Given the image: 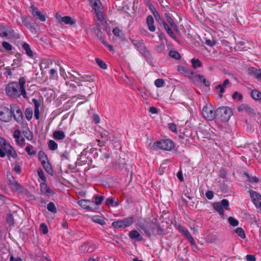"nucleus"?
<instances>
[{"instance_id": "obj_53", "label": "nucleus", "mask_w": 261, "mask_h": 261, "mask_svg": "<svg viewBox=\"0 0 261 261\" xmlns=\"http://www.w3.org/2000/svg\"><path fill=\"white\" fill-rule=\"evenodd\" d=\"M164 84V81L161 79H157L154 82V84L157 87H162Z\"/></svg>"}, {"instance_id": "obj_32", "label": "nucleus", "mask_w": 261, "mask_h": 261, "mask_svg": "<svg viewBox=\"0 0 261 261\" xmlns=\"http://www.w3.org/2000/svg\"><path fill=\"white\" fill-rule=\"evenodd\" d=\"M23 49L25 50V53L30 57H33L34 54L33 51L31 50L30 45L27 43H25L22 45Z\"/></svg>"}, {"instance_id": "obj_27", "label": "nucleus", "mask_w": 261, "mask_h": 261, "mask_svg": "<svg viewBox=\"0 0 261 261\" xmlns=\"http://www.w3.org/2000/svg\"><path fill=\"white\" fill-rule=\"evenodd\" d=\"M128 236L132 239H137L138 241H141L142 240L140 234L136 230L130 231L128 233Z\"/></svg>"}, {"instance_id": "obj_2", "label": "nucleus", "mask_w": 261, "mask_h": 261, "mask_svg": "<svg viewBox=\"0 0 261 261\" xmlns=\"http://www.w3.org/2000/svg\"><path fill=\"white\" fill-rule=\"evenodd\" d=\"M6 154L9 159L10 157L16 159L17 156L13 147L4 138L0 137V157L4 158Z\"/></svg>"}, {"instance_id": "obj_3", "label": "nucleus", "mask_w": 261, "mask_h": 261, "mask_svg": "<svg viewBox=\"0 0 261 261\" xmlns=\"http://www.w3.org/2000/svg\"><path fill=\"white\" fill-rule=\"evenodd\" d=\"M231 115V109L228 107H219L216 110V117L222 122H227Z\"/></svg>"}, {"instance_id": "obj_49", "label": "nucleus", "mask_w": 261, "mask_h": 261, "mask_svg": "<svg viewBox=\"0 0 261 261\" xmlns=\"http://www.w3.org/2000/svg\"><path fill=\"white\" fill-rule=\"evenodd\" d=\"M92 220L94 222L98 223L101 225L105 224L104 220L100 216H94L93 217Z\"/></svg>"}, {"instance_id": "obj_22", "label": "nucleus", "mask_w": 261, "mask_h": 261, "mask_svg": "<svg viewBox=\"0 0 261 261\" xmlns=\"http://www.w3.org/2000/svg\"><path fill=\"white\" fill-rule=\"evenodd\" d=\"M11 32V29L8 26L0 24V36L2 37H8Z\"/></svg>"}, {"instance_id": "obj_48", "label": "nucleus", "mask_w": 261, "mask_h": 261, "mask_svg": "<svg viewBox=\"0 0 261 261\" xmlns=\"http://www.w3.org/2000/svg\"><path fill=\"white\" fill-rule=\"evenodd\" d=\"M38 158H39V160L41 162V163H42L43 161H47V160H48L47 155L42 151H40L39 152V153H38Z\"/></svg>"}, {"instance_id": "obj_14", "label": "nucleus", "mask_w": 261, "mask_h": 261, "mask_svg": "<svg viewBox=\"0 0 261 261\" xmlns=\"http://www.w3.org/2000/svg\"><path fill=\"white\" fill-rule=\"evenodd\" d=\"M249 193L250 194L252 201L256 206L261 210V195L256 192L252 190H250Z\"/></svg>"}, {"instance_id": "obj_25", "label": "nucleus", "mask_w": 261, "mask_h": 261, "mask_svg": "<svg viewBox=\"0 0 261 261\" xmlns=\"http://www.w3.org/2000/svg\"><path fill=\"white\" fill-rule=\"evenodd\" d=\"M95 248V246L90 244L89 243H85L83 245L81 246V250L87 252H92Z\"/></svg>"}, {"instance_id": "obj_29", "label": "nucleus", "mask_w": 261, "mask_h": 261, "mask_svg": "<svg viewBox=\"0 0 261 261\" xmlns=\"http://www.w3.org/2000/svg\"><path fill=\"white\" fill-rule=\"evenodd\" d=\"M101 137L104 139L105 141H108V140H112L114 136L111 134L109 132L104 130L101 133Z\"/></svg>"}, {"instance_id": "obj_12", "label": "nucleus", "mask_w": 261, "mask_h": 261, "mask_svg": "<svg viewBox=\"0 0 261 261\" xmlns=\"http://www.w3.org/2000/svg\"><path fill=\"white\" fill-rule=\"evenodd\" d=\"M12 118V111L7 107H3L0 110V119L2 121L8 122Z\"/></svg>"}, {"instance_id": "obj_23", "label": "nucleus", "mask_w": 261, "mask_h": 261, "mask_svg": "<svg viewBox=\"0 0 261 261\" xmlns=\"http://www.w3.org/2000/svg\"><path fill=\"white\" fill-rule=\"evenodd\" d=\"M146 23L148 25V28L150 31L152 32L155 31V28L153 25L154 19L151 15H148L147 17Z\"/></svg>"}, {"instance_id": "obj_42", "label": "nucleus", "mask_w": 261, "mask_h": 261, "mask_svg": "<svg viewBox=\"0 0 261 261\" xmlns=\"http://www.w3.org/2000/svg\"><path fill=\"white\" fill-rule=\"evenodd\" d=\"M33 148V146L31 145H29L25 147V150L29 155H35L36 153V151Z\"/></svg>"}, {"instance_id": "obj_61", "label": "nucleus", "mask_w": 261, "mask_h": 261, "mask_svg": "<svg viewBox=\"0 0 261 261\" xmlns=\"http://www.w3.org/2000/svg\"><path fill=\"white\" fill-rule=\"evenodd\" d=\"M62 160H68L69 159V152L65 151L64 152L60 154Z\"/></svg>"}, {"instance_id": "obj_37", "label": "nucleus", "mask_w": 261, "mask_h": 261, "mask_svg": "<svg viewBox=\"0 0 261 261\" xmlns=\"http://www.w3.org/2000/svg\"><path fill=\"white\" fill-rule=\"evenodd\" d=\"M152 13H153V14L154 16L155 20L156 21H158L159 23L163 24L164 25V22H165V21L161 19V17L159 13H158V12L154 9V10H152Z\"/></svg>"}, {"instance_id": "obj_34", "label": "nucleus", "mask_w": 261, "mask_h": 261, "mask_svg": "<svg viewBox=\"0 0 261 261\" xmlns=\"http://www.w3.org/2000/svg\"><path fill=\"white\" fill-rule=\"evenodd\" d=\"M244 175L248 178V181L251 183H257L258 181V178L256 176H252L247 172H244Z\"/></svg>"}, {"instance_id": "obj_44", "label": "nucleus", "mask_w": 261, "mask_h": 261, "mask_svg": "<svg viewBox=\"0 0 261 261\" xmlns=\"http://www.w3.org/2000/svg\"><path fill=\"white\" fill-rule=\"evenodd\" d=\"M191 63L194 68L200 67L202 65V63L199 59H193L191 60Z\"/></svg>"}, {"instance_id": "obj_51", "label": "nucleus", "mask_w": 261, "mask_h": 261, "mask_svg": "<svg viewBox=\"0 0 261 261\" xmlns=\"http://www.w3.org/2000/svg\"><path fill=\"white\" fill-rule=\"evenodd\" d=\"M37 174L40 178L43 181H46V177L42 169L38 168L37 169Z\"/></svg>"}, {"instance_id": "obj_4", "label": "nucleus", "mask_w": 261, "mask_h": 261, "mask_svg": "<svg viewBox=\"0 0 261 261\" xmlns=\"http://www.w3.org/2000/svg\"><path fill=\"white\" fill-rule=\"evenodd\" d=\"M6 93L13 98L19 97L21 95L20 86L17 82H12L8 84L6 88Z\"/></svg>"}, {"instance_id": "obj_47", "label": "nucleus", "mask_w": 261, "mask_h": 261, "mask_svg": "<svg viewBox=\"0 0 261 261\" xmlns=\"http://www.w3.org/2000/svg\"><path fill=\"white\" fill-rule=\"evenodd\" d=\"M95 61L97 65L102 69H106L107 68V64L101 60L97 58L95 59Z\"/></svg>"}, {"instance_id": "obj_55", "label": "nucleus", "mask_w": 261, "mask_h": 261, "mask_svg": "<svg viewBox=\"0 0 261 261\" xmlns=\"http://www.w3.org/2000/svg\"><path fill=\"white\" fill-rule=\"evenodd\" d=\"M165 17L166 18L167 21L170 24V25H171L172 23L175 22L173 19L172 18V17L169 13H166L165 14Z\"/></svg>"}, {"instance_id": "obj_50", "label": "nucleus", "mask_w": 261, "mask_h": 261, "mask_svg": "<svg viewBox=\"0 0 261 261\" xmlns=\"http://www.w3.org/2000/svg\"><path fill=\"white\" fill-rule=\"evenodd\" d=\"M169 55L171 57L175 59H179L180 58V54L176 51L171 50L169 53Z\"/></svg>"}, {"instance_id": "obj_11", "label": "nucleus", "mask_w": 261, "mask_h": 261, "mask_svg": "<svg viewBox=\"0 0 261 261\" xmlns=\"http://www.w3.org/2000/svg\"><path fill=\"white\" fill-rule=\"evenodd\" d=\"M90 4L92 9L94 10L95 13L99 20H102L103 19L102 13L100 10L101 5L100 0H89Z\"/></svg>"}, {"instance_id": "obj_41", "label": "nucleus", "mask_w": 261, "mask_h": 261, "mask_svg": "<svg viewBox=\"0 0 261 261\" xmlns=\"http://www.w3.org/2000/svg\"><path fill=\"white\" fill-rule=\"evenodd\" d=\"M24 114L26 118L28 120H30L33 116V110L31 108H27L24 112Z\"/></svg>"}, {"instance_id": "obj_5", "label": "nucleus", "mask_w": 261, "mask_h": 261, "mask_svg": "<svg viewBox=\"0 0 261 261\" xmlns=\"http://www.w3.org/2000/svg\"><path fill=\"white\" fill-rule=\"evenodd\" d=\"M133 44L137 49L142 54V55L148 60H151V55L148 49L146 48L143 41L133 40H132Z\"/></svg>"}, {"instance_id": "obj_28", "label": "nucleus", "mask_w": 261, "mask_h": 261, "mask_svg": "<svg viewBox=\"0 0 261 261\" xmlns=\"http://www.w3.org/2000/svg\"><path fill=\"white\" fill-rule=\"evenodd\" d=\"M230 81L228 79H225L222 85L219 84L216 87V89L219 90L221 93H223L225 92V87L229 84Z\"/></svg>"}, {"instance_id": "obj_13", "label": "nucleus", "mask_w": 261, "mask_h": 261, "mask_svg": "<svg viewBox=\"0 0 261 261\" xmlns=\"http://www.w3.org/2000/svg\"><path fill=\"white\" fill-rule=\"evenodd\" d=\"M56 17L58 22L62 24L64 23L66 24H69L72 25L75 23V21L71 17L68 16L62 17L59 14L57 13L56 14Z\"/></svg>"}, {"instance_id": "obj_36", "label": "nucleus", "mask_w": 261, "mask_h": 261, "mask_svg": "<svg viewBox=\"0 0 261 261\" xmlns=\"http://www.w3.org/2000/svg\"><path fill=\"white\" fill-rule=\"evenodd\" d=\"M6 222L10 226H14V220L13 215L12 214H8L6 216Z\"/></svg>"}, {"instance_id": "obj_10", "label": "nucleus", "mask_w": 261, "mask_h": 261, "mask_svg": "<svg viewBox=\"0 0 261 261\" xmlns=\"http://www.w3.org/2000/svg\"><path fill=\"white\" fill-rule=\"evenodd\" d=\"M229 201L225 199L222 200L221 202H215L213 204L214 208L222 216L224 215L223 207L226 210H229Z\"/></svg>"}, {"instance_id": "obj_59", "label": "nucleus", "mask_w": 261, "mask_h": 261, "mask_svg": "<svg viewBox=\"0 0 261 261\" xmlns=\"http://www.w3.org/2000/svg\"><path fill=\"white\" fill-rule=\"evenodd\" d=\"M114 198L112 197H110L108 198L106 200V205L109 206V205H112L113 203H114Z\"/></svg>"}, {"instance_id": "obj_60", "label": "nucleus", "mask_w": 261, "mask_h": 261, "mask_svg": "<svg viewBox=\"0 0 261 261\" xmlns=\"http://www.w3.org/2000/svg\"><path fill=\"white\" fill-rule=\"evenodd\" d=\"M164 45L163 44H160L155 47V50L158 53H161L164 50Z\"/></svg>"}, {"instance_id": "obj_6", "label": "nucleus", "mask_w": 261, "mask_h": 261, "mask_svg": "<svg viewBox=\"0 0 261 261\" xmlns=\"http://www.w3.org/2000/svg\"><path fill=\"white\" fill-rule=\"evenodd\" d=\"M134 220V216L132 215L130 217L123 219L122 220L114 221L112 223V226L116 229L121 228H126L130 226Z\"/></svg>"}, {"instance_id": "obj_63", "label": "nucleus", "mask_w": 261, "mask_h": 261, "mask_svg": "<svg viewBox=\"0 0 261 261\" xmlns=\"http://www.w3.org/2000/svg\"><path fill=\"white\" fill-rule=\"evenodd\" d=\"M32 102H33L34 105V106H35V109H39V107L40 106V102L39 101V100H38L36 98H33L32 99Z\"/></svg>"}, {"instance_id": "obj_56", "label": "nucleus", "mask_w": 261, "mask_h": 261, "mask_svg": "<svg viewBox=\"0 0 261 261\" xmlns=\"http://www.w3.org/2000/svg\"><path fill=\"white\" fill-rule=\"evenodd\" d=\"M232 97L233 99H238L239 100H241L243 98L242 95L237 91L233 93Z\"/></svg>"}, {"instance_id": "obj_9", "label": "nucleus", "mask_w": 261, "mask_h": 261, "mask_svg": "<svg viewBox=\"0 0 261 261\" xmlns=\"http://www.w3.org/2000/svg\"><path fill=\"white\" fill-rule=\"evenodd\" d=\"M12 111V116H13L14 119L19 123L23 121V115L20 108L16 104L10 105Z\"/></svg>"}, {"instance_id": "obj_26", "label": "nucleus", "mask_w": 261, "mask_h": 261, "mask_svg": "<svg viewBox=\"0 0 261 261\" xmlns=\"http://www.w3.org/2000/svg\"><path fill=\"white\" fill-rule=\"evenodd\" d=\"M164 28L165 29V30L166 31V32L168 33V34L172 39H173L176 41H178L177 37L174 35L172 29L170 28V27L168 25V24L166 22H164Z\"/></svg>"}, {"instance_id": "obj_43", "label": "nucleus", "mask_w": 261, "mask_h": 261, "mask_svg": "<svg viewBox=\"0 0 261 261\" xmlns=\"http://www.w3.org/2000/svg\"><path fill=\"white\" fill-rule=\"evenodd\" d=\"M228 221L229 224L233 227L237 226L239 223V221L237 219L231 216L228 217Z\"/></svg>"}, {"instance_id": "obj_64", "label": "nucleus", "mask_w": 261, "mask_h": 261, "mask_svg": "<svg viewBox=\"0 0 261 261\" xmlns=\"http://www.w3.org/2000/svg\"><path fill=\"white\" fill-rule=\"evenodd\" d=\"M247 261H256V258L254 255L248 254L246 256Z\"/></svg>"}, {"instance_id": "obj_19", "label": "nucleus", "mask_w": 261, "mask_h": 261, "mask_svg": "<svg viewBox=\"0 0 261 261\" xmlns=\"http://www.w3.org/2000/svg\"><path fill=\"white\" fill-rule=\"evenodd\" d=\"M237 110L240 112L245 111L249 114L254 113V110L252 108H251L246 103H243L240 105L238 107Z\"/></svg>"}, {"instance_id": "obj_1", "label": "nucleus", "mask_w": 261, "mask_h": 261, "mask_svg": "<svg viewBox=\"0 0 261 261\" xmlns=\"http://www.w3.org/2000/svg\"><path fill=\"white\" fill-rule=\"evenodd\" d=\"M158 220L156 218H153L151 220H144L143 222L140 223L139 226L144 231L147 237L150 238L151 236H155L162 233L163 230L157 222Z\"/></svg>"}, {"instance_id": "obj_40", "label": "nucleus", "mask_w": 261, "mask_h": 261, "mask_svg": "<svg viewBox=\"0 0 261 261\" xmlns=\"http://www.w3.org/2000/svg\"><path fill=\"white\" fill-rule=\"evenodd\" d=\"M47 209L48 211L53 213H56L57 212L56 207L53 202H50L47 205Z\"/></svg>"}, {"instance_id": "obj_33", "label": "nucleus", "mask_w": 261, "mask_h": 261, "mask_svg": "<svg viewBox=\"0 0 261 261\" xmlns=\"http://www.w3.org/2000/svg\"><path fill=\"white\" fill-rule=\"evenodd\" d=\"M22 134L27 140H33L34 138L33 134L29 129L23 130Z\"/></svg>"}, {"instance_id": "obj_35", "label": "nucleus", "mask_w": 261, "mask_h": 261, "mask_svg": "<svg viewBox=\"0 0 261 261\" xmlns=\"http://www.w3.org/2000/svg\"><path fill=\"white\" fill-rule=\"evenodd\" d=\"M251 96L255 100L261 99V93L257 90H252L251 93Z\"/></svg>"}, {"instance_id": "obj_54", "label": "nucleus", "mask_w": 261, "mask_h": 261, "mask_svg": "<svg viewBox=\"0 0 261 261\" xmlns=\"http://www.w3.org/2000/svg\"><path fill=\"white\" fill-rule=\"evenodd\" d=\"M179 231H180V232L182 233V234H184L186 238L191 234L187 229H185L183 227L180 226L179 228Z\"/></svg>"}, {"instance_id": "obj_52", "label": "nucleus", "mask_w": 261, "mask_h": 261, "mask_svg": "<svg viewBox=\"0 0 261 261\" xmlns=\"http://www.w3.org/2000/svg\"><path fill=\"white\" fill-rule=\"evenodd\" d=\"M13 170L18 174H20L21 173V167L17 162H16L14 164Z\"/></svg>"}, {"instance_id": "obj_38", "label": "nucleus", "mask_w": 261, "mask_h": 261, "mask_svg": "<svg viewBox=\"0 0 261 261\" xmlns=\"http://www.w3.org/2000/svg\"><path fill=\"white\" fill-rule=\"evenodd\" d=\"M235 232L242 239H244L246 238V234L245 231L242 228H237L235 230Z\"/></svg>"}, {"instance_id": "obj_16", "label": "nucleus", "mask_w": 261, "mask_h": 261, "mask_svg": "<svg viewBox=\"0 0 261 261\" xmlns=\"http://www.w3.org/2000/svg\"><path fill=\"white\" fill-rule=\"evenodd\" d=\"M247 72L249 74L255 76L258 80H261V69L253 67L248 68Z\"/></svg>"}, {"instance_id": "obj_20", "label": "nucleus", "mask_w": 261, "mask_h": 261, "mask_svg": "<svg viewBox=\"0 0 261 261\" xmlns=\"http://www.w3.org/2000/svg\"><path fill=\"white\" fill-rule=\"evenodd\" d=\"M94 34L97 38L102 43H105L106 39L105 36L101 32L99 25L96 28L94 29Z\"/></svg>"}, {"instance_id": "obj_39", "label": "nucleus", "mask_w": 261, "mask_h": 261, "mask_svg": "<svg viewBox=\"0 0 261 261\" xmlns=\"http://www.w3.org/2000/svg\"><path fill=\"white\" fill-rule=\"evenodd\" d=\"M22 22L23 24L28 29H32L29 19L27 16L22 17Z\"/></svg>"}, {"instance_id": "obj_8", "label": "nucleus", "mask_w": 261, "mask_h": 261, "mask_svg": "<svg viewBox=\"0 0 261 261\" xmlns=\"http://www.w3.org/2000/svg\"><path fill=\"white\" fill-rule=\"evenodd\" d=\"M154 145L158 148L165 150H171L174 147L173 142L169 139L155 142Z\"/></svg>"}, {"instance_id": "obj_7", "label": "nucleus", "mask_w": 261, "mask_h": 261, "mask_svg": "<svg viewBox=\"0 0 261 261\" xmlns=\"http://www.w3.org/2000/svg\"><path fill=\"white\" fill-rule=\"evenodd\" d=\"M202 114L205 119L212 121L216 117V110L211 105H206L203 108Z\"/></svg>"}, {"instance_id": "obj_58", "label": "nucleus", "mask_w": 261, "mask_h": 261, "mask_svg": "<svg viewBox=\"0 0 261 261\" xmlns=\"http://www.w3.org/2000/svg\"><path fill=\"white\" fill-rule=\"evenodd\" d=\"M40 229L43 234H46L48 231L46 225L44 223L41 224Z\"/></svg>"}, {"instance_id": "obj_62", "label": "nucleus", "mask_w": 261, "mask_h": 261, "mask_svg": "<svg viewBox=\"0 0 261 261\" xmlns=\"http://www.w3.org/2000/svg\"><path fill=\"white\" fill-rule=\"evenodd\" d=\"M3 46L7 50H11L12 49L11 45L7 42H4L3 43Z\"/></svg>"}, {"instance_id": "obj_21", "label": "nucleus", "mask_w": 261, "mask_h": 261, "mask_svg": "<svg viewBox=\"0 0 261 261\" xmlns=\"http://www.w3.org/2000/svg\"><path fill=\"white\" fill-rule=\"evenodd\" d=\"M25 83V80L24 77H21L19 80V82L17 83V85L20 86V91L21 92V95L23 97V98H27V93L24 88V84Z\"/></svg>"}, {"instance_id": "obj_30", "label": "nucleus", "mask_w": 261, "mask_h": 261, "mask_svg": "<svg viewBox=\"0 0 261 261\" xmlns=\"http://www.w3.org/2000/svg\"><path fill=\"white\" fill-rule=\"evenodd\" d=\"M54 138L56 140H63L65 138V135L62 130H56L53 134Z\"/></svg>"}, {"instance_id": "obj_45", "label": "nucleus", "mask_w": 261, "mask_h": 261, "mask_svg": "<svg viewBox=\"0 0 261 261\" xmlns=\"http://www.w3.org/2000/svg\"><path fill=\"white\" fill-rule=\"evenodd\" d=\"M94 203L98 205L101 204V202L104 200L105 197L103 196L95 195L94 196Z\"/></svg>"}, {"instance_id": "obj_18", "label": "nucleus", "mask_w": 261, "mask_h": 261, "mask_svg": "<svg viewBox=\"0 0 261 261\" xmlns=\"http://www.w3.org/2000/svg\"><path fill=\"white\" fill-rule=\"evenodd\" d=\"M78 204L83 208L87 210H92V207L91 206L93 205V202L86 199H81L78 201Z\"/></svg>"}, {"instance_id": "obj_31", "label": "nucleus", "mask_w": 261, "mask_h": 261, "mask_svg": "<svg viewBox=\"0 0 261 261\" xmlns=\"http://www.w3.org/2000/svg\"><path fill=\"white\" fill-rule=\"evenodd\" d=\"M195 78H196L198 81H200L206 87L210 86V83L207 81L203 75L198 74L196 75Z\"/></svg>"}, {"instance_id": "obj_17", "label": "nucleus", "mask_w": 261, "mask_h": 261, "mask_svg": "<svg viewBox=\"0 0 261 261\" xmlns=\"http://www.w3.org/2000/svg\"><path fill=\"white\" fill-rule=\"evenodd\" d=\"M40 191L42 194L47 196L54 194V192L45 183L40 184Z\"/></svg>"}, {"instance_id": "obj_46", "label": "nucleus", "mask_w": 261, "mask_h": 261, "mask_svg": "<svg viewBox=\"0 0 261 261\" xmlns=\"http://www.w3.org/2000/svg\"><path fill=\"white\" fill-rule=\"evenodd\" d=\"M48 145L49 149L51 150H55L58 148L57 143L53 140H49Z\"/></svg>"}, {"instance_id": "obj_57", "label": "nucleus", "mask_w": 261, "mask_h": 261, "mask_svg": "<svg viewBox=\"0 0 261 261\" xmlns=\"http://www.w3.org/2000/svg\"><path fill=\"white\" fill-rule=\"evenodd\" d=\"M72 71L73 73V74H72V73H70L69 72H68V74L69 75V76H67V77L71 79V81H73V80H72V79H75L76 78V75H79V73L78 72H77L76 71H75L72 70Z\"/></svg>"}, {"instance_id": "obj_15", "label": "nucleus", "mask_w": 261, "mask_h": 261, "mask_svg": "<svg viewBox=\"0 0 261 261\" xmlns=\"http://www.w3.org/2000/svg\"><path fill=\"white\" fill-rule=\"evenodd\" d=\"M31 9L32 15L36 19H39L41 21H45L46 20V15L39 11L38 9L33 5L31 6Z\"/></svg>"}, {"instance_id": "obj_24", "label": "nucleus", "mask_w": 261, "mask_h": 261, "mask_svg": "<svg viewBox=\"0 0 261 261\" xmlns=\"http://www.w3.org/2000/svg\"><path fill=\"white\" fill-rule=\"evenodd\" d=\"M44 169L45 170V171L50 175H53L54 174V170L53 169L49 162L48 160L47 161H43L42 163H41Z\"/></svg>"}]
</instances>
